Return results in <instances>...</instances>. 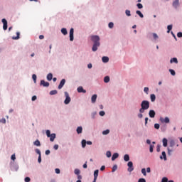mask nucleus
Returning <instances> with one entry per match:
<instances>
[{
	"label": "nucleus",
	"instance_id": "3",
	"mask_svg": "<svg viewBox=\"0 0 182 182\" xmlns=\"http://www.w3.org/2000/svg\"><path fill=\"white\" fill-rule=\"evenodd\" d=\"M65 100L64 101L65 105H69L70 103V97L69 96V93L68 92H65Z\"/></svg>",
	"mask_w": 182,
	"mask_h": 182
},
{
	"label": "nucleus",
	"instance_id": "54",
	"mask_svg": "<svg viewBox=\"0 0 182 182\" xmlns=\"http://www.w3.org/2000/svg\"><path fill=\"white\" fill-rule=\"evenodd\" d=\"M105 111H100V116H105Z\"/></svg>",
	"mask_w": 182,
	"mask_h": 182
},
{
	"label": "nucleus",
	"instance_id": "53",
	"mask_svg": "<svg viewBox=\"0 0 182 182\" xmlns=\"http://www.w3.org/2000/svg\"><path fill=\"white\" fill-rule=\"evenodd\" d=\"M115 170H117V165H114L112 168V172H114Z\"/></svg>",
	"mask_w": 182,
	"mask_h": 182
},
{
	"label": "nucleus",
	"instance_id": "40",
	"mask_svg": "<svg viewBox=\"0 0 182 182\" xmlns=\"http://www.w3.org/2000/svg\"><path fill=\"white\" fill-rule=\"evenodd\" d=\"M136 6L139 9H141L143 8V4L139 3L136 4Z\"/></svg>",
	"mask_w": 182,
	"mask_h": 182
},
{
	"label": "nucleus",
	"instance_id": "2",
	"mask_svg": "<svg viewBox=\"0 0 182 182\" xmlns=\"http://www.w3.org/2000/svg\"><path fill=\"white\" fill-rule=\"evenodd\" d=\"M150 107V102L147 100L142 101L141 104V108L139 109V113H144V110H147Z\"/></svg>",
	"mask_w": 182,
	"mask_h": 182
},
{
	"label": "nucleus",
	"instance_id": "42",
	"mask_svg": "<svg viewBox=\"0 0 182 182\" xmlns=\"http://www.w3.org/2000/svg\"><path fill=\"white\" fill-rule=\"evenodd\" d=\"M176 144L174 143V141H171L170 144H169V146L171 147H174V145Z\"/></svg>",
	"mask_w": 182,
	"mask_h": 182
},
{
	"label": "nucleus",
	"instance_id": "26",
	"mask_svg": "<svg viewBox=\"0 0 182 182\" xmlns=\"http://www.w3.org/2000/svg\"><path fill=\"white\" fill-rule=\"evenodd\" d=\"M61 33H63V35H68V30H66L65 28H62Z\"/></svg>",
	"mask_w": 182,
	"mask_h": 182
},
{
	"label": "nucleus",
	"instance_id": "28",
	"mask_svg": "<svg viewBox=\"0 0 182 182\" xmlns=\"http://www.w3.org/2000/svg\"><path fill=\"white\" fill-rule=\"evenodd\" d=\"M50 95L51 96H53V95H58V90H54L50 91Z\"/></svg>",
	"mask_w": 182,
	"mask_h": 182
},
{
	"label": "nucleus",
	"instance_id": "4",
	"mask_svg": "<svg viewBox=\"0 0 182 182\" xmlns=\"http://www.w3.org/2000/svg\"><path fill=\"white\" fill-rule=\"evenodd\" d=\"M127 166H128V169H127L129 173H132V171H133V170H134V167H133V162H132V161L128 162Z\"/></svg>",
	"mask_w": 182,
	"mask_h": 182
},
{
	"label": "nucleus",
	"instance_id": "24",
	"mask_svg": "<svg viewBox=\"0 0 182 182\" xmlns=\"http://www.w3.org/2000/svg\"><path fill=\"white\" fill-rule=\"evenodd\" d=\"M124 161H129V160H130V156H129V154H125L124 156Z\"/></svg>",
	"mask_w": 182,
	"mask_h": 182
},
{
	"label": "nucleus",
	"instance_id": "52",
	"mask_svg": "<svg viewBox=\"0 0 182 182\" xmlns=\"http://www.w3.org/2000/svg\"><path fill=\"white\" fill-rule=\"evenodd\" d=\"M56 174H60V168H55V170Z\"/></svg>",
	"mask_w": 182,
	"mask_h": 182
},
{
	"label": "nucleus",
	"instance_id": "56",
	"mask_svg": "<svg viewBox=\"0 0 182 182\" xmlns=\"http://www.w3.org/2000/svg\"><path fill=\"white\" fill-rule=\"evenodd\" d=\"M36 99H37L36 95H34V96L32 97L31 100H32L33 102H35V100H36Z\"/></svg>",
	"mask_w": 182,
	"mask_h": 182
},
{
	"label": "nucleus",
	"instance_id": "30",
	"mask_svg": "<svg viewBox=\"0 0 182 182\" xmlns=\"http://www.w3.org/2000/svg\"><path fill=\"white\" fill-rule=\"evenodd\" d=\"M167 29H168L167 33H170V31H171L173 29V25H168L167 27Z\"/></svg>",
	"mask_w": 182,
	"mask_h": 182
},
{
	"label": "nucleus",
	"instance_id": "5",
	"mask_svg": "<svg viewBox=\"0 0 182 182\" xmlns=\"http://www.w3.org/2000/svg\"><path fill=\"white\" fill-rule=\"evenodd\" d=\"M1 22L3 23V29H4V31H6V29H8V21H6V19L3 18L1 20Z\"/></svg>",
	"mask_w": 182,
	"mask_h": 182
},
{
	"label": "nucleus",
	"instance_id": "55",
	"mask_svg": "<svg viewBox=\"0 0 182 182\" xmlns=\"http://www.w3.org/2000/svg\"><path fill=\"white\" fill-rule=\"evenodd\" d=\"M53 149L55 150H58L59 149V145H58V144L54 145Z\"/></svg>",
	"mask_w": 182,
	"mask_h": 182
},
{
	"label": "nucleus",
	"instance_id": "22",
	"mask_svg": "<svg viewBox=\"0 0 182 182\" xmlns=\"http://www.w3.org/2000/svg\"><path fill=\"white\" fill-rule=\"evenodd\" d=\"M105 83H109L110 82V77L109 76H106L104 78Z\"/></svg>",
	"mask_w": 182,
	"mask_h": 182
},
{
	"label": "nucleus",
	"instance_id": "29",
	"mask_svg": "<svg viewBox=\"0 0 182 182\" xmlns=\"http://www.w3.org/2000/svg\"><path fill=\"white\" fill-rule=\"evenodd\" d=\"M156 100V95L154 94L151 95V102H154Z\"/></svg>",
	"mask_w": 182,
	"mask_h": 182
},
{
	"label": "nucleus",
	"instance_id": "18",
	"mask_svg": "<svg viewBox=\"0 0 182 182\" xmlns=\"http://www.w3.org/2000/svg\"><path fill=\"white\" fill-rule=\"evenodd\" d=\"M170 63H178L177 58H173L170 60Z\"/></svg>",
	"mask_w": 182,
	"mask_h": 182
},
{
	"label": "nucleus",
	"instance_id": "43",
	"mask_svg": "<svg viewBox=\"0 0 182 182\" xmlns=\"http://www.w3.org/2000/svg\"><path fill=\"white\" fill-rule=\"evenodd\" d=\"M125 14L127 16H131L130 11L129 10H126Z\"/></svg>",
	"mask_w": 182,
	"mask_h": 182
},
{
	"label": "nucleus",
	"instance_id": "17",
	"mask_svg": "<svg viewBox=\"0 0 182 182\" xmlns=\"http://www.w3.org/2000/svg\"><path fill=\"white\" fill-rule=\"evenodd\" d=\"M119 157V154L118 153H114L112 156V161H114L116 159Z\"/></svg>",
	"mask_w": 182,
	"mask_h": 182
},
{
	"label": "nucleus",
	"instance_id": "37",
	"mask_svg": "<svg viewBox=\"0 0 182 182\" xmlns=\"http://www.w3.org/2000/svg\"><path fill=\"white\" fill-rule=\"evenodd\" d=\"M141 173L144 176H147V173L146 172V168H142L141 169Z\"/></svg>",
	"mask_w": 182,
	"mask_h": 182
},
{
	"label": "nucleus",
	"instance_id": "13",
	"mask_svg": "<svg viewBox=\"0 0 182 182\" xmlns=\"http://www.w3.org/2000/svg\"><path fill=\"white\" fill-rule=\"evenodd\" d=\"M178 5H180L178 0H175V1L173 2V8H178Z\"/></svg>",
	"mask_w": 182,
	"mask_h": 182
},
{
	"label": "nucleus",
	"instance_id": "44",
	"mask_svg": "<svg viewBox=\"0 0 182 182\" xmlns=\"http://www.w3.org/2000/svg\"><path fill=\"white\" fill-rule=\"evenodd\" d=\"M153 149H154V145H150V147H149L150 153H153Z\"/></svg>",
	"mask_w": 182,
	"mask_h": 182
},
{
	"label": "nucleus",
	"instance_id": "61",
	"mask_svg": "<svg viewBox=\"0 0 182 182\" xmlns=\"http://www.w3.org/2000/svg\"><path fill=\"white\" fill-rule=\"evenodd\" d=\"M154 39H157L159 38V36H157L156 33L153 34Z\"/></svg>",
	"mask_w": 182,
	"mask_h": 182
},
{
	"label": "nucleus",
	"instance_id": "7",
	"mask_svg": "<svg viewBox=\"0 0 182 182\" xmlns=\"http://www.w3.org/2000/svg\"><path fill=\"white\" fill-rule=\"evenodd\" d=\"M65 83H66V80H65V79L61 80V81L58 85V89L59 90L62 89V87H63V86H65Z\"/></svg>",
	"mask_w": 182,
	"mask_h": 182
},
{
	"label": "nucleus",
	"instance_id": "32",
	"mask_svg": "<svg viewBox=\"0 0 182 182\" xmlns=\"http://www.w3.org/2000/svg\"><path fill=\"white\" fill-rule=\"evenodd\" d=\"M169 72L171 73V75H172V76H176V71H174V70H169Z\"/></svg>",
	"mask_w": 182,
	"mask_h": 182
},
{
	"label": "nucleus",
	"instance_id": "20",
	"mask_svg": "<svg viewBox=\"0 0 182 182\" xmlns=\"http://www.w3.org/2000/svg\"><path fill=\"white\" fill-rule=\"evenodd\" d=\"M162 143H163L164 147H167V143H168L167 139L164 138L162 140Z\"/></svg>",
	"mask_w": 182,
	"mask_h": 182
},
{
	"label": "nucleus",
	"instance_id": "15",
	"mask_svg": "<svg viewBox=\"0 0 182 182\" xmlns=\"http://www.w3.org/2000/svg\"><path fill=\"white\" fill-rule=\"evenodd\" d=\"M99 176V170H95L94 172V180H97V177Z\"/></svg>",
	"mask_w": 182,
	"mask_h": 182
},
{
	"label": "nucleus",
	"instance_id": "10",
	"mask_svg": "<svg viewBox=\"0 0 182 182\" xmlns=\"http://www.w3.org/2000/svg\"><path fill=\"white\" fill-rule=\"evenodd\" d=\"M149 117H151V119H153L156 116V112H154V110L153 109H151L149 112Z\"/></svg>",
	"mask_w": 182,
	"mask_h": 182
},
{
	"label": "nucleus",
	"instance_id": "57",
	"mask_svg": "<svg viewBox=\"0 0 182 182\" xmlns=\"http://www.w3.org/2000/svg\"><path fill=\"white\" fill-rule=\"evenodd\" d=\"M156 151L158 153H160V145H157V146H156Z\"/></svg>",
	"mask_w": 182,
	"mask_h": 182
},
{
	"label": "nucleus",
	"instance_id": "48",
	"mask_svg": "<svg viewBox=\"0 0 182 182\" xmlns=\"http://www.w3.org/2000/svg\"><path fill=\"white\" fill-rule=\"evenodd\" d=\"M38 163H42V155L38 156Z\"/></svg>",
	"mask_w": 182,
	"mask_h": 182
},
{
	"label": "nucleus",
	"instance_id": "11",
	"mask_svg": "<svg viewBox=\"0 0 182 182\" xmlns=\"http://www.w3.org/2000/svg\"><path fill=\"white\" fill-rule=\"evenodd\" d=\"M77 90L78 93H86V90L83 89V87H78Z\"/></svg>",
	"mask_w": 182,
	"mask_h": 182
},
{
	"label": "nucleus",
	"instance_id": "46",
	"mask_svg": "<svg viewBox=\"0 0 182 182\" xmlns=\"http://www.w3.org/2000/svg\"><path fill=\"white\" fill-rule=\"evenodd\" d=\"M168 178H167V177H164L161 180V182H168Z\"/></svg>",
	"mask_w": 182,
	"mask_h": 182
},
{
	"label": "nucleus",
	"instance_id": "62",
	"mask_svg": "<svg viewBox=\"0 0 182 182\" xmlns=\"http://www.w3.org/2000/svg\"><path fill=\"white\" fill-rule=\"evenodd\" d=\"M1 123H4V124L6 123V119H5V118H2Z\"/></svg>",
	"mask_w": 182,
	"mask_h": 182
},
{
	"label": "nucleus",
	"instance_id": "49",
	"mask_svg": "<svg viewBox=\"0 0 182 182\" xmlns=\"http://www.w3.org/2000/svg\"><path fill=\"white\" fill-rule=\"evenodd\" d=\"M36 153H37V154H38V156H41V150H39L38 149H36Z\"/></svg>",
	"mask_w": 182,
	"mask_h": 182
},
{
	"label": "nucleus",
	"instance_id": "47",
	"mask_svg": "<svg viewBox=\"0 0 182 182\" xmlns=\"http://www.w3.org/2000/svg\"><path fill=\"white\" fill-rule=\"evenodd\" d=\"M154 127H155V129H156L157 130H159V129H160V124H154Z\"/></svg>",
	"mask_w": 182,
	"mask_h": 182
},
{
	"label": "nucleus",
	"instance_id": "36",
	"mask_svg": "<svg viewBox=\"0 0 182 182\" xmlns=\"http://www.w3.org/2000/svg\"><path fill=\"white\" fill-rule=\"evenodd\" d=\"M36 78H37L36 75L33 74L32 75V79H33L34 83H36Z\"/></svg>",
	"mask_w": 182,
	"mask_h": 182
},
{
	"label": "nucleus",
	"instance_id": "1",
	"mask_svg": "<svg viewBox=\"0 0 182 182\" xmlns=\"http://www.w3.org/2000/svg\"><path fill=\"white\" fill-rule=\"evenodd\" d=\"M90 38L91 41L94 42L92 50V52H96V50H97V48L100 46V38L99 37V36H91Z\"/></svg>",
	"mask_w": 182,
	"mask_h": 182
},
{
	"label": "nucleus",
	"instance_id": "25",
	"mask_svg": "<svg viewBox=\"0 0 182 182\" xmlns=\"http://www.w3.org/2000/svg\"><path fill=\"white\" fill-rule=\"evenodd\" d=\"M82 130H83V129L82 128V127H78L77 128V133L78 134H80V133H82Z\"/></svg>",
	"mask_w": 182,
	"mask_h": 182
},
{
	"label": "nucleus",
	"instance_id": "51",
	"mask_svg": "<svg viewBox=\"0 0 182 182\" xmlns=\"http://www.w3.org/2000/svg\"><path fill=\"white\" fill-rule=\"evenodd\" d=\"M144 92H145V93H149V87H145L144 88Z\"/></svg>",
	"mask_w": 182,
	"mask_h": 182
},
{
	"label": "nucleus",
	"instance_id": "58",
	"mask_svg": "<svg viewBox=\"0 0 182 182\" xmlns=\"http://www.w3.org/2000/svg\"><path fill=\"white\" fill-rule=\"evenodd\" d=\"M46 156H49V154H50V151L49 149L46 150Z\"/></svg>",
	"mask_w": 182,
	"mask_h": 182
},
{
	"label": "nucleus",
	"instance_id": "64",
	"mask_svg": "<svg viewBox=\"0 0 182 182\" xmlns=\"http://www.w3.org/2000/svg\"><path fill=\"white\" fill-rule=\"evenodd\" d=\"M86 144H88L89 146H92V141H86Z\"/></svg>",
	"mask_w": 182,
	"mask_h": 182
},
{
	"label": "nucleus",
	"instance_id": "59",
	"mask_svg": "<svg viewBox=\"0 0 182 182\" xmlns=\"http://www.w3.org/2000/svg\"><path fill=\"white\" fill-rule=\"evenodd\" d=\"M177 36L178 38H182V33L181 32L178 33Z\"/></svg>",
	"mask_w": 182,
	"mask_h": 182
},
{
	"label": "nucleus",
	"instance_id": "31",
	"mask_svg": "<svg viewBox=\"0 0 182 182\" xmlns=\"http://www.w3.org/2000/svg\"><path fill=\"white\" fill-rule=\"evenodd\" d=\"M86 140H85V139H83L82 141V147L83 148V149H85V147H86Z\"/></svg>",
	"mask_w": 182,
	"mask_h": 182
},
{
	"label": "nucleus",
	"instance_id": "23",
	"mask_svg": "<svg viewBox=\"0 0 182 182\" xmlns=\"http://www.w3.org/2000/svg\"><path fill=\"white\" fill-rule=\"evenodd\" d=\"M21 33L19 32L16 33V36H14L12 37V39H14V41H18V39H19V36H20Z\"/></svg>",
	"mask_w": 182,
	"mask_h": 182
},
{
	"label": "nucleus",
	"instance_id": "6",
	"mask_svg": "<svg viewBox=\"0 0 182 182\" xmlns=\"http://www.w3.org/2000/svg\"><path fill=\"white\" fill-rule=\"evenodd\" d=\"M160 122H161V123H170V119L168 117L165 118L161 117Z\"/></svg>",
	"mask_w": 182,
	"mask_h": 182
},
{
	"label": "nucleus",
	"instance_id": "12",
	"mask_svg": "<svg viewBox=\"0 0 182 182\" xmlns=\"http://www.w3.org/2000/svg\"><path fill=\"white\" fill-rule=\"evenodd\" d=\"M161 160H164L166 161L167 160V156L166 155V151H162V155L160 156Z\"/></svg>",
	"mask_w": 182,
	"mask_h": 182
},
{
	"label": "nucleus",
	"instance_id": "34",
	"mask_svg": "<svg viewBox=\"0 0 182 182\" xmlns=\"http://www.w3.org/2000/svg\"><path fill=\"white\" fill-rule=\"evenodd\" d=\"M34 145H35V146H41V141H39V140L37 139V140L34 142Z\"/></svg>",
	"mask_w": 182,
	"mask_h": 182
},
{
	"label": "nucleus",
	"instance_id": "8",
	"mask_svg": "<svg viewBox=\"0 0 182 182\" xmlns=\"http://www.w3.org/2000/svg\"><path fill=\"white\" fill-rule=\"evenodd\" d=\"M41 85L43 86L44 87H49V82H46L44 80L41 81Z\"/></svg>",
	"mask_w": 182,
	"mask_h": 182
},
{
	"label": "nucleus",
	"instance_id": "33",
	"mask_svg": "<svg viewBox=\"0 0 182 182\" xmlns=\"http://www.w3.org/2000/svg\"><path fill=\"white\" fill-rule=\"evenodd\" d=\"M75 174H76L77 176H79L80 174V170L79 169H75L74 171Z\"/></svg>",
	"mask_w": 182,
	"mask_h": 182
},
{
	"label": "nucleus",
	"instance_id": "21",
	"mask_svg": "<svg viewBox=\"0 0 182 182\" xmlns=\"http://www.w3.org/2000/svg\"><path fill=\"white\" fill-rule=\"evenodd\" d=\"M53 78V75H52V73H49L47 75V80L50 81L52 80V79Z\"/></svg>",
	"mask_w": 182,
	"mask_h": 182
},
{
	"label": "nucleus",
	"instance_id": "27",
	"mask_svg": "<svg viewBox=\"0 0 182 182\" xmlns=\"http://www.w3.org/2000/svg\"><path fill=\"white\" fill-rule=\"evenodd\" d=\"M136 14L137 15H139V16H140V18H144V16L143 15V14H141V11L137 10L136 12Z\"/></svg>",
	"mask_w": 182,
	"mask_h": 182
},
{
	"label": "nucleus",
	"instance_id": "60",
	"mask_svg": "<svg viewBox=\"0 0 182 182\" xmlns=\"http://www.w3.org/2000/svg\"><path fill=\"white\" fill-rule=\"evenodd\" d=\"M25 181H26V182H29V181H31V178H29V177L25 178Z\"/></svg>",
	"mask_w": 182,
	"mask_h": 182
},
{
	"label": "nucleus",
	"instance_id": "39",
	"mask_svg": "<svg viewBox=\"0 0 182 182\" xmlns=\"http://www.w3.org/2000/svg\"><path fill=\"white\" fill-rule=\"evenodd\" d=\"M106 156L107 157H112V152H110L109 151H107L106 153Z\"/></svg>",
	"mask_w": 182,
	"mask_h": 182
},
{
	"label": "nucleus",
	"instance_id": "16",
	"mask_svg": "<svg viewBox=\"0 0 182 182\" xmlns=\"http://www.w3.org/2000/svg\"><path fill=\"white\" fill-rule=\"evenodd\" d=\"M55 139H56V134H51V135L50 136V141H54Z\"/></svg>",
	"mask_w": 182,
	"mask_h": 182
},
{
	"label": "nucleus",
	"instance_id": "35",
	"mask_svg": "<svg viewBox=\"0 0 182 182\" xmlns=\"http://www.w3.org/2000/svg\"><path fill=\"white\" fill-rule=\"evenodd\" d=\"M109 133H110V131L109 129H106L102 132V134L104 135L109 134Z\"/></svg>",
	"mask_w": 182,
	"mask_h": 182
},
{
	"label": "nucleus",
	"instance_id": "63",
	"mask_svg": "<svg viewBox=\"0 0 182 182\" xmlns=\"http://www.w3.org/2000/svg\"><path fill=\"white\" fill-rule=\"evenodd\" d=\"M45 38V36L43 35H40L39 36V39L42 40V39H44Z\"/></svg>",
	"mask_w": 182,
	"mask_h": 182
},
{
	"label": "nucleus",
	"instance_id": "45",
	"mask_svg": "<svg viewBox=\"0 0 182 182\" xmlns=\"http://www.w3.org/2000/svg\"><path fill=\"white\" fill-rule=\"evenodd\" d=\"M171 153H173V149H170V148H168V156H171Z\"/></svg>",
	"mask_w": 182,
	"mask_h": 182
},
{
	"label": "nucleus",
	"instance_id": "19",
	"mask_svg": "<svg viewBox=\"0 0 182 182\" xmlns=\"http://www.w3.org/2000/svg\"><path fill=\"white\" fill-rule=\"evenodd\" d=\"M102 60L104 63H107V62H109V57L104 56L102 57Z\"/></svg>",
	"mask_w": 182,
	"mask_h": 182
},
{
	"label": "nucleus",
	"instance_id": "38",
	"mask_svg": "<svg viewBox=\"0 0 182 182\" xmlns=\"http://www.w3.org/2000/svg\"><path fill=\"white\" fill-rule=\"evenodd\" d=\"M108 26L110 29H112L113 26H114V24L113 23V22H110L109 23Z\"/></svg>",
	"mask_w": 182,
	"mask_h": 182
},
{
	"label": "nucleus",
	"instance_id": "14",
	"mask_svg": "<svg viewBox=\"0 0 182 182\" xmlns=\"http://www.w3.org/2000/svg\"><path fill=\"white\" fill-rule=\"evenodd\" d=\"M96 99H97V95L95 94L91 97L92 103H96Z\"/></svg>",
	"mask_w": 182,
	"mask_h": 182
},
{
	"label": "nucleus",
	"instance_id": "50",
	"mask_svg": "<svg viewBox=\"0 0 182 182\" xmlns=\"http://www.w3.org/2000/svg\"><path fill=\"white\" fill-rule=\"evenodd\" d=\"M11 160H13L14 161V160H16V156H15V154L11 155Z\"/></svg>",
	"mask_w": 182,
	"mask_h": 182
},
{
	"label": "nucleus",
	"instance_id": "9",
	"mask_svg": "<svg viewBox=\"0 0 182 182\" xmlns=\"http://www.w3.org/2000/svg\"><path fill=\"white\" fill-rule=\"evenodd\" d=\"M73 33H74L73 28H70V41L71 42H73V39H74Z\"/></svg>",
	"mask_w": 182,
	"mask_h": 182
},
{
	"label": "nucleus",
	"instance_id": "41",
	"mask_svg": "<svg viewBox=\"0 0 182 182\" xmlns=\"http://www.w3.org/2000/svg\"><path fill=\"white\" fill-rule=\"evenodd\" d=\"M46 135H47V137H50V136L52 135V134H50V130L46 131Z\"/></svg>",
	"mask_w": 182,
	"mask_h": 182
}]
</instances>
